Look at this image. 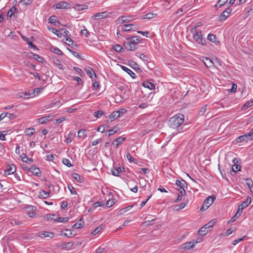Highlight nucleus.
Instances as JSON below:
<instances>
[{
	"label": "nucleus",
	"mask_w": 253,
	"mask_h": 253,
	"mask_svg": "<svg viewBox=\"0 0 253 253\" xmlns=\"http://www.w3.org/2000/svg\"><path fill=\"white\" fill-rule=\"evenodd\" d=\"M29 171H31V172H32V173L36 176H41V170L35 166H31L29 169Z\"/></svg>",
	"instance_id": "obj_13"
},
{
	"label": "nucleus",
	"mask_w": 253,
	"mask_h": 253,
	"mask_svg": "<svg viewBox=\"0 0 253 253\" xmlns=\"http://www.w3.org/2000/svg\"><path fill=\"white\" fill-rule=\"evenodd\" d=\"M126 158L127 159V160L130 162H134V163H135V160L134 159H133L132 157H131V155H130V154L129 153H127L126 154Z\"/></svg>",
	"instance_id": "obj_56"
},
{
	"label": "nucleus",
	"mask_w": 253,
	"mask_h": 253,
	"mask_svg": "<svg viewBox=\"0 0 253 253\" xmlns=\"http://www.w3.org/2000/svg\"><path fill=\"white\" fill-rule=\"evenodd\" d=\"M72 177L77 180L78 182L80 183H82L84 182V178L81 176L80 174L77 173H74L72 174Z\"/></svg>",
	"instance_id": "obj_24"
},
{
	"label": "nucleus",
	"mask_w": 253,
	"mask_h": 253,
	"mask_svg": "<svg viewBox=\"0 0 253 253\" xmlns=\"http://www.w3.org/2000/svg\"><path fill=\"white\" fill-rule=\"evenodd\" d=\"M84 70L86 71L87 75L89 76L90 78H92L93 74H94L95 77L96 76L95 72L93 71L91 68L87 67L85 68Z\"/></svg>",
	"instance_id": "obj_22"
},
{
	"label": "nucleus",
	"mask_w": 253,
	"mask_h": 253,
	"mask_svg": "<svg viewBox=\"0 0 253 253\" xmlns=\"http://www.w3.org/2000/svg\"><path fill=\"white\" fill-rule=\"evenodd\" d=\"M119 130V129L117 127H114L112 129H110L108 130V134H106V136H111L115 133L117 132V131Z\"/></svg>",
	"instance_id": "obj_32"
},
{
	"label": "nucleus",
	"mask_w": 253,
	"mask_h": 253,
	"mask_svg": "<svg viewBox=\"0 0 253 253\" xmlns=\"http://www.w3.org/2000/svg\"><path fill=\"white\" fill-rule=\"evenodd\" d=\"M193 39L196 42L202 45H205L206 41L203 38L202 32L201 31H198L193 35Z\"/></svg>",
	"instance_id": "obj_4"
},
{
	"label": "nucleus",
	"mask_w": 253,
	"mask_h": 253,
	"mask_svg": "<svg viewBox=\"0 0 253 253\" xmlns=\"http://www.w3.org/2000/svg\"><path fill=\"white\" fill-rule=\"evenodd\" d=\"M73 136V133L72 132H70L68 134L67 137H66V141L67 143H70L72 142L71 138Z\"/></svg>",
	"instance_id": "obj_52"
},
{
	"label": "nucleus",
	"mask_w": 253,
	"mask_h": 253,
	"mask_svg": "<svg viewBox=\"0 0 253 253\" xmlns=\"http://www.w3.org/2000/svg\"><path fill=\"white\" fill-rule=\"evenodd\" d=\"M43 218L46 220L51 219L54 220L55 221L57 220V217L56 214H47L44 215Z\"/></svg>",
	"instance_id": "obj_25"
},
{
	"label": "nucleus",
	"mask_w": 253,
	"mask_h": 253,
	"mask_svg": "<svg viewBox=\"0 0 253 253\" xmlns=\"http://www.w3.org/2000/svg\"><path fill=\"white\" fill-rule=\"evenodd\" d=\"M54 62L59 69H63V65L59 59H56L54 60Z\"/></svg>",
	"instance_id": "obj_45"
},
{
	"label": "nucleus",
	"mask_w": 253,
	"mask_h": 253,
	"mask_svg": "<svg viewBox=\"0 0 253 253\" xmlns=\"http://www.w3.org/2000/svg\"><path fill=\"white\" fill-rule=\"evenodd\" d=\"M32 1V0H21L20 2L23 4L27 5L30 4Z\"/></svg>",
	"instance_id": "obj_61"
},
{
	"label": "nucleus",
	"mask_w": 253,
	"mask_h": 253,
	"mask_svg": "<svg viewBox=\"0 0 253 253\" xmlns=\"http://www.w3.org/2000/svg\"><path fill=\"white\" fill-rule=\"evenodd\" d=\"M106 12H102L96 13L92 16L94 19L99 20L107 17Z\"/></svg>",
	"instance_id": "obj_15"
},
{
	"label": "nucleus",
	"mask_w": 253,
	"mask_h": 253,
	"mask_svg": "<svg viewBox=\"0 0 253 253\" xmlns=\"http://www.w3.org/2000/svg\"><path fill=\"white\" fill-rule=\"evenodd\" d=\"M12 16H13V12L12 11V10L9 9L7 12V19L10 20Z\"/></svg>",
	"instance_id": "obj_58"
},
{
	"label": "nucleus",
	"mask_w": 253,
	"mask_h": 253,
	"mask_svg": "<svg viewBox=\"0 0 253 253\" xmlns=\"http://www.w3.org/2000/svg\"><path fill=\"white\" fill-rule=\"evenodd\" d=\"M208 40H209L211 42H215V40L216 39L215 35L211 34H209L208 35Z\"/></svg>",
	"instance_id": "obj_42"
},
{
	"label": "nucleus",
	"mask_w": 253,
	"mask_h": 253,
	"mask_svg": "<svg viewBox=\"0 0 253 253\" xmlns=\"http://www.w3.org/2000/svg\"><path fill=\"white\" fill-rule=\"evenodd\" d=\"M5 15V11L3 9H1L0 11V22H1L4 19V16Z\"/></svg>",
	"instance_id": "obj_62"
},
{
	"label": "nucleus",
	"mask_w": 253,
	"mask_h": 253,
	"mask_svg": "<svg viewBox=\"0 0 253 253\" xmlns=\"http://www.w3.org/2000/svg\"><path fill=\"white\" fill-rule=\"evenodd\" d=\"M61 32L63 33V36H70V35L69 34V32L65 29H61Z\"/></svg>",
	"instance_id": "obj_64"
},
{
	"label": "nucleus",
	"mask_w": 253,
	"mask_h": 253,
	"mask_svg": "<svg viewBox=\"0 0 253 253\" xmlns=\"http://www.w3.org/2000/svg\"><path fill=\"white\" fill-rule=\"evenodd\" d=\"M113 49L117 52H121L122 51H124L123 48L119 44H116L114 45Z\"/></svg>",
	"instance_id": "obj_47"
},
{
	"label": "nucleus",
	"mask_w": 253,
	"mask_h": 253,
	"mask_svg": "<svg viewBox=\"0 0 253 253\" xmlns=\"http://www.w3.org/2000/svg\"><path fill=\"white\" fill-rule=\"evenodd\" d=\"M233 162L234 164L232 167V170L234 172L236 173V171L240 170L241 167L239 165L236 164V163H238V160L236 158H234L233 160Z\"/></svg>",
	"instance_id": "obj_16"
},
{
	"label": "nucleus",
	"mask_w": 253,
	"mask_h": 253,
	"mask_svg": "<svg viewBox=\"0 0 253 253\" xmlns=\"http://www.w3.org/2000/svg\"><path fill=\"white\" fill-rule=\"evenodd\" d=\"M63 163L67 166L68 167H70L72 166V165L71 164L70 161L68 159H63L62 160Z\"/></svg>",
	"instance_id": "obj_50"
},
{
	"label": "nucleus",
	"mask_w": 253,
	"mask_h": 253,
	"mask_svg": "<svg viewBox=\"0 0 253 253\" xmlns=\"http://www.w3.org/2000/svg\"><path fill=\"white\" fill-rule=\"evenodd\" d=\"M115 199H109L106 203L105 207L106 208L111 207L115 204Z\"/></svg>",
	"instance_id": "obj_30"
},
{
	"label": "nucleus",
	"mask_w": 253,
	"mask_h": 253,
	"mask_svg": "<svg viewBox=\"0 0 253 253\" xmlns=\"http://www.w3.org/2000/svg\"><path fill=\"white\" fill-rule=\"evenodd\" d=\"M208 232V230L206 229V227H203L200 228V229L198 231L199 234L201 236H205L207 234V233Z\"/></svg>",
	"instance_id": "obj_37"
},
{
	"label": "nucleus",
	"mask_w": 253,
	"mask_h": 253,
	"mask_svg": "<svg viewBox=\"0 0 253 253\" xmlns=\"http://www.w3.org/2000/svg\"><path fill=\"white\" fill-rule=\"evenodd\" d=\"M52 32L55 34L57 37L61 38L63 36V33L61 32V29L60 30H56L54 28H52Z\"/></svg>",
	"instance_id": "obj_34"
},
{
	"label": "nucleus",
	"mask_w": 253,
	"mask_h": 253,
	"mask_svg": "<svg viewBox=\"0 0 253 253\" xmlns=\"http://www.w3.org/2000/svg\"><path fill=\"white\" fill-rule=\"evenodd\" d=\"M105 114L104 112L102 110H98L94 113L93 115L96 118H100L101 116L104 115Z\"/></svg>",
	"instance_id": "obj_38"
},
{
	"label": "nucleus",
	"mask_w": 253,
	"mask_h": 253,
	"mask_svg": "<svg viewBox=\"0 0 253 253\" xmlns=\"http://www.w3.org/2000/svg\"><path fill=\"white\" fill-rule=\"evenodd\" d=\"M217 220L216 219H213L210 221H209L207 224V225H208V228H210V229L216 223Z\"/></svg>",
	"instance_id": "obj_39"
},
{
	"label": "nucleus",
	"mask_w": 253,
	"mask_h": 253,
	"mask_svg": "<svg viewBox=\"0 0 253 253\" xmlns=\"http://www.w3.org/2000/svg\"><path fill=\"white\" fill-rule=\"evenodd\" d=\"M143 85L145 87L148 88L152 90L155 88L154 84L150 82H146L143 83Z\"/></svg>",
	"instance_id": "obj_29"
},
{
	"label": "nucleus",
	"mask_w": 253,
	"mask_h": 253,
	"mask_svg": "<svg viewBox=\"0 0 253 253\" xmlns=\"http://www.w3.org/2000/svg\"><path fill=\"white\" fill-rule=\"evenodd\" d=\"M237 85L236 84L232 83V87L231 89H228V92H234L237 89Z\"/></svg>",
	"instance_id": "obj_48"
},
{
	"label": "nucleus",
	"mask_w": 253,
	"mask_h": 253,
	"mask_svg": "<svg viewBox=\"0 0 253 253\" xmlns=\"http://www.w3.org/2000/svg\"><path fill=\"white\" fill-rule=\"evenodd\" d=\"M215 199V197L214 196H209L208 197L204 202L203 206L200 209L201 211H204L206 210L210 205H211L214 200Z\"/></svg>",
	"instance_id": "obj_5"
},
{
	"label": "nucleus",
	"mask_w": 253,
	"mask_h": 253,
	"mask_svg": "<svg viewBox=\"0 0 253 253\" xmlns=\"http://www.w3.org/2000/svg\"><path fill=\"white\" fill-rule=\"evenodd\" d=\"M132 207H133V206H132V205L129 206L125 208L121 209L120 211V214H123L126 211H127L128 210H129Z\"/></svg>",
	"instance_id": "obj_54"
},
{
	"label": "nucleus",
	"mask_w": 253,
	"mask_h": 253,
	"mask_svg": "<svg viewBox=\"0 0 253 253\" xmlns=\"http://www.w3.org/2000/svg\"><path fill=\"white\" fill-rule=\"evenodd\" d=\"M227 1V0H219L217 2V3L215 4V7H220L224 4L226 3Z\"/></svg>",
	"instance_id": "obj_43"
},
{
	"label": "nucleus",
	"mask_w": 253,
	"mask_h": 253,
	"mask_svg": "<svg viewBox=\"0 0 253 253\" xmlns=\"http://www.w3.org/2000/svg\"><path fill=\"white\" fill-rule=\"evenodd\" d=\"M118 20L120 23H124L129 21V19L126 16H121L118 19Z\"/></svg>",
	"instance_id": "obj_35"
},
{
	"label": "nucleus",
	"mask_w": 253,
	"mask_h": 253,
	"mask_svg": "<svg viewBox=\"0 0 253 253\" xmlns=\"http://www.w3.org/2000/svg\"><path fill=\"white\" fill-rule=\"evenodd\" d=\"M187 204H188V201H186V202L181 203L178 206H177L178 207V208L176 209V211H180V210L185 208Z\"/></svg>",
	"instance_id": "obj_44"
},
{
	"label": "nucleus",
	"mask_w": 253,
	"mask_h": 253,
	"mask_svg": "<svg viewBox=\"0 0 253 253\" xmlns=\"http://www.w3.org/2000/svg\"><path fill=\"white\" fill-rule=\"evenodd\" d=\"M22 39L24 41L27 42L30 48L33 49H37V46L33 44V42L31 41L28 38L26 37H22Z\"/></svg>",
	"instance_id": "obj_20"
},
{
	"label": "nucleus",
	"mask_w": 253,
	"mask_h": 253,
	"mask_svg": "<svg viewBox=\"0 0 253 253\" xmlns=\"http://www.w3.org/2000/svg\"><path fill=\"white\" fill-rule=\"evenodd\" d=\"M134 26V24H124L122 27V30L123 31H130L131 30L133 29V26Z\"/></svg>",
	"instance_id": "obj_19"
},
{
	"label": "nucleus",
	"mask_w": 253,
	"mask_h": 253,
	"mask_svg": "<svg viewBox=\"0 0 253 253\" xmlns=\"http://www.w3.org/2000/svg\"><path fill=\"white\" fill-rule=\"evenodd\" d=\"M20 157L23 162H25L27 164H31L33 162L32 158H28L25 154H22V155L20 156Z\"/></svg>",
	"instance_id": "obj_21"
},
{
	"label": "nucleus",
	"mask_w": 253,
	"mask_h": 253,
	"mask_svg": "<svg viewBox=\"0 0 253 253\" xmlns=\"http://www.w3.org/2000/svg\"><path fill=\"white\" fill-rule=\"evenodd\" d=\"M251 140H252L251 137H250V135H249L248 134L240 136L236 139V143H237L248 142Z\"/></svg>",
	"instance_id": "obj_7"
},
{
	"label": "nucleus",
	"mask_w": 253,
	"mask_h": 253,
	"mask_svg": "<svg viewBox=\"0 0 253 253\" xmlns=\"http://www.w3.org/2000/svg\"><path fill=\"white\" fill-rule=\"evenodd\" d=\"M251 197L250 196H248L246 200L243 202L242 204L238 206L235 216H237L238 214V216H240L242 213L243 210L248 206L251 204Z\"/></svg>",
	"instance_id": "obj_3"
},
{
	"label": "nucleus",
	"mask_w": 253,
	"mask_h": 253,
	"mask_svg": "<svg viewBox=\"0 0 253 253\" xmlns=\"http://www.w3.org/2000/svg\"><path fill=\"white\" fill-rule=\"evenodd\" d=\"M246 238V236H245L244 237H243L242 238H240V239H237V240H235L234 241H233V243H232V244L234 245H236L237 243H239L240 242L244 240L245 238Z\"/></svg>",
	"instance_id": "obj_59"
},
{
	"label": "nucleus",
	"mask_w": 253,
	"mask_h": 253,
	"mask_svg": "<svg viewBox=\"0 0 253 253\" xmlns=\"http://www.w3.org/2000/svg\"><path fill=\"white\" fill-rule=\"evenodd\" d=\"M69 218L68 217H62L57 218L56 222H66L68 221Z\"/></svg>",
	"instance_id": "obj_49"
},
{
	"label": "nucleus",
	"mask_w": 253,
	"mask_h": 253,
	"mask_svg": "<svg viewBox=\"0 0 253 253\" xmlns=\"http://www.w3.org/2000/svg\"><path fill=\"white\" fill-rule=\"evenodd\" d=\"M32 54V57L35 59H36L37 61H38L39 62H42V60H43V58L37 54H35V53H33L32 52H31V53Z\"/></svg>",
	"instance_id": "obj_41"
},
{
	"label": "nucleus",
	"mask_w": 253,
	"mask_h": 253,
	"mask_svg": "<svg viewBox=\"0 0 253 253\" xmlns=\"http://www.w3.org/2000/svg\"><path fill=\"white\" fill-rule=\"evenodd\" d=\"M229 16V14H227L226 12H225L224 10L220 14L219 16V20L223 21H224L226 18L228 17Z\"/></svg>",
	"instance_id": "obj_28"
},
{
	"label": "nucleus",
	"mask_w": 253,
	"mask_h": 253,
	"mask_svg": "<svg viewBox=\"0 0 253 253\" xmlns=\"http://www.w3.org/2000/svg\"><path fill=\"white\" fill-rule=\"evenodd\" d=\"M119 112L116 111L113 112L109 116H107L106 118L108 119L107 121L109 122V120H110V122H112L117 119L118 117H119Z\"/></svg>",
	"instance_id": "obj_11"
},
{
	"label": "nucleus",
	"mask_w": 253,
	"mask_h": 253,
	"mask_svg": "<svg viewBox=\"0 0 253 253\" xmlns=\"http://www.w3.org/2000/svg\"><path fill=\"white\" fill-rule=\"evenodd\" d=\"M125 168L122 167H118V168H114L112 169L111 170L112 174L114 176H119V173L120 171H124Z\"/></svg>",
	"instance_id": "obj_12"
},
{
	"label": "nucleus",
	"mask_w": 253,
	"mask_h": 253,
	"mask_svg": "<svg viewBox=\"0 0 253 253\" xmlns=\"http://www.w3.org/2000/svg\"><path fill=\"white\" fill-rule=\"evenodd\" d=\"M10 9L12 10V11L13 12V17H16L17 16H15V14L18 13V9L15 6H12Z\"/></svg>",
	"instance_id": "obj_63"
},
{
	"label": "nucleus",
	"mask_w": 253,
	"mask_h": 253,
	"mask_svg": "<svg viewBox=\"0 0 253 253\" xmlns=\"http://www.w3.org/2000/svg\"><path fill=\"white\" fill-rule=\"evenodd\" d=\"M16 170V167L14 165H12V166H9L6 170L4 171V174L5 175H9L10 174L13 173Z\"/></svg>",
	"instance_id": "obj_18"
},
{
	"label": "nucleus",
	"mask_w": 253,
	"mask_h": 253,
	"mask_svg": "<svg viewBox=\"0 0 253 253\" xmlns=\"http://www.w3.org/2000/svg\"><path fill=\"white\" fill-rule=\"evenodd\" d=\"M35 129L33 128H26L25 130L26 135L29 136H31L35 133Z\"/></svg>",
	"instance_id": "obj_31"
},
{
	"label": "nucleus",
	"mask_w": 253,
	"mask_h": 253,
	"mask_svg": "<svg viewBox=\"0 0 253 253\" xmlns=\"http://www.w3.org/2000/svg\"><path fill=\"white\" fill-rule=\"evenodd\" d=\"M55 9H70L71 7V4L67 2L60 1L53 5Z\"/></svg>",
	"instance_id": "obj_6"
},
{
	"label": "nucleus",
	"mask_w": 253,
	"mask_h": 253,
	"mask_svg": "<svg viewBox=\"0 0 253 253\" xmlns=\"http://www.w3.org/2000/svg\"><path fill=\"white\" fill-rule=\"evenodd\" d=\"M84 224V221L81 219L78 221L77 223L73 225V227L76 229H80L83 227Z\"/></svg>",
	"instance_id": "obj_23"
},
{
	"label": "nucleus",
	"mask_w": 253,
	"mask_h": 253,
	"mask_svg": "<svg viewBox=\"0 0 253 253\" xmlns=\"http://www.w3.org/2000/svg\"><path fill=\"white\" fill-rule=\"evenodd\" d=\"M200 241H193L189 242H186L182 245V249L184 250H189L194 248L195 246V245Z\"/></svg>",
	"instance_id": "obj_8"
},
{
	"label": "nucleus",
	"mask_w": 253,
	"mask_h": 253,
	"mask_svg": "<svg viewBox=\"0 0 253 253\" xmlns=\"http://www.w3.org/2000/svg\"><path fill=\"white\" fill-rule=\"evenodd\" d=\"M184 121V117L182 114L174 115L170 118L169 121V126L170 127L176 129L177 132H181L184 130L183 123Z\"/></svg>",
	"instance_id": "obj_1"
},
{
	"label": "nucleus",
	"mask_w": 253,
	"mask_h": 253,
	"mask_svg": "<svg viewBox=\"0 0 253 253\" xmlns=\"http://www.w3.org/2000/svg\"><path fill=\"white\" fill-rule=\"evenodd\" d=\"M81 33L82 35L84 36L85 37H88L89 33L86 29H84L81 30Z\"/></svg>",
	"instance_id": "obj_60"
},
{
	"label": "nucleus",
	"mask_w": 253,
	"mask_h": 253,
	"mask_svg": "<svg viewBox=\"0 0 253 253\" xmlns=\"http://www.w3.org/2000/svg\"><path fill=\"white\" fill-rule=\"evenodd\" d=\"M52 51H53V52L58 55H61L63 54L62 51L60 49L56 47H52Z\"/></svg>",
	"instance_id": "obj_46"
},
{
	"label": "nucleus",
	"mask_w": 253,
	"mask_h": 253,
	"mask_svg": "<svg viewBox=\"0 0 253 253\" xmlns=\"http://www.w3.org/2000/svg\"><path fill=\"white\" fill-rule=\"evenodd\" d=\"M204 63L208 68H211L213 65L212 61L208 58H205V59L204 60Z\"/></svg>",
	"instance_id": "obj_27"
},
{
	"label": "nucleus",
	"mask_w": 253,
	"mask_h": 253,
	"mask_svg": "<svg viewBox=\"0 0 253 253\" xmlns=\"http://www.w3.org/2000/svg\"><path fill=\"white\" fill-rule=\"evenodd\" d=\"M126 140V137L123 136H120L115 139L112 143V144L115 146L116 148L118 147L119 145L123 143Z\"/></svg>",
	"instance_id": "obj_10"
},
{
	"label": "nucleus",
	"mask_w": 253,
	"mask_h": 253,
	"mask_svg": "<svg viewBox=\"0 0 253 253\" xmlns=\"http://www.w3.org/2000/svg\"><path fill=\"white\" fill-rule=\"evenodd\" d=\"M49 195V192H46L44 190H42L40 193V197L43 199L47 198L48 197Z\"/></svg>",
	"instance_id": "obj_33"
},
{
	"label": "nucleus",
	"mask_w": 253,
	"mask_h": 253,
	"mask_svg": "<svg viewBox=\"0 0 253 253\" xmlns=\"http://www.w3.org/2000/svg\"><path fill=\"white\" fill-rule=\"evenodd\" d=\"M66 41L67 42H66V44H67L69 46H72L74 44V41L69 37H66Z\"/></svg>",
	"instance_id": "obj_53"
},
{
	"label": "nucleus",
	"mask_w": 253,
	"mask_h": 253,
	"mask_svg": "<svg viewBox=\"0 0 253 253\" xmlns=\"http://www.w3.org/2000/svg\"><path fill=\"white\" fill-rule=\"evenodd\" d=\"M175 184L177 186L176 189L179 190L183 188L187 187V184L185 181L183 179L181 180H176L175 182Z\"/></svg>",
	"instance_id": "obj_9"
},
{
	"label": "nucleus",
	"mask_w": 253,
	"mask_h": 253,
	"mask_svg": "<svg viewBox=\"0 0 253 253\" xmlns=\"http://www.w3.org/2000/svg\"><path fill=\"white\" fill-rule=\"evenodd\" d=\"M49 121V119H47V117H45V116L41 117L38 119V122L41 124H45L47 122Z\"/></svg>",
	"instance_id": "obj_40"
},
{
	"label": "nucleus",
	"mask_w": 253,
	"mask_h": 253,
	"mask_svg": "<svg viewBox=\"0 0 253 253\" xmlns=\"http://www.w3.org/2000/svg\"><path fill=\"white\" fill-rule=\"evenodd\" d=\"M65 120H66L65 117H61V118H58L57 119H55V121H54V123L60 124V123H62V122L64 121Z\"/></svg>",
	"instance_id": "obj_55"
},
{
	"label": "nucleus",
	"mask_w": 253,
	"mask_h": 253,
	"mask_svg": "<svg viewBox=\"0 0 253 253\" xmlns=\"http://www.w3.org/2000/svg\"><path fill=\"white\" fill-rule=\"evenodd\" d=\"M86 130L84 129H81L78 131V136L80 138H84L86 137V134H85Z\"/></svg>",
	"instance_id": "obj_26"
},
{
	"label": "nucleus",
	"mask_w": 253,
	"mask_h": 253,
	"mask_svg": "<svg viewBox=\"0 0 253 253\" xmlns=\"http://www.w3.org/2000/svg\"><path fill=\"white\" fill-rule=\"evenodd\" d=\"M129 65L133 69L135 70L137 73H140L141 72V69L139 67L138 65L135 62L132 60L128 61Z\"/></svg>",
	"instance_id": "obj_14"
},
{
	"label": "nucleus",
	"mask_w": 253,
	"mask_h": 253,
	"mask_svg": "<svg viewBox=\"0 0 253 253\" xmlns=\"http://www.w3.org/2000/svg\"><path fill=\"white\" fill-rule=\"evenodd\" d=\"M103 205V202L98 201V202H95L93 204V208L94 209H96L99 207L102 206Z\"/></svg>",
	"instance_id": "obj_57"
},
{
	"label": "nucleus",
	"mask_w": 253,
	"mask_h": 253,
	"mask_svg": "<svg viewBox=\"0 0 253 253\" xmlns=\"http://www.w3.org/2000/svg\"><path fill=\"white\" fill-rule=\"evenodd\" d=\"M28 215L32 218H36L37 217V214L36 212H34L31 210H29L28 212Z\"/></svg>",
	"instance_id": "obj_51"
},
{
	"label": "nucleus",
	"mask_w": 253,
	"mask_h": 253,
	"mask_svg": "<svg viewBox=\"0 0 253 253\" xmlns=\"http://www.w3.org/2000/svg\"><path fill=\"white\" fill-rule=\"evenodd\" d=\"M54 236V234L52 232H48L44 231L42 233V237L45 238L46 237H49L50 238H53Z\"/></svg>",
	"instance_id": "obj_36"
},
{
	"label": "nucleus",
	"mask_w": 253,
	"mask_h": 253,
	"mask_svg": "<svg viewBox=\"0 0 253 253\" xmlns=\"http://www.w3.org/2000/svg\"><path fill=\"white\" fill-rule=\"evenodd\" d=\"M126 42L124 43L126 49L129 51H133L137 49L139 46V43H143V40L141 39L139 36H132L126 38Z\"/></svg>",
	"instance_id": "obj_2"
},
{
	"label": "nucleus",
	"mask_w": 253,
	"mask_h": 253,
	"mask_svg": "<svg viewBox=\"0 0 253 253\" xmlns=\"http://www.w3.org/2000/svg\"><path fill=\"white\" fill-rule=\"evenodd\" d=\"M121 68L123 71L127 73L132 78L135 79L136 78L135 74L133 73L131 70L127 68L125 66H122Z\"/></svg>",
	"instance_id": "obj_17"
}]
</instances>
